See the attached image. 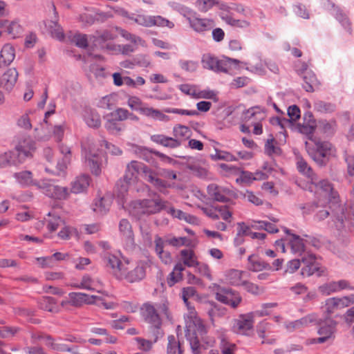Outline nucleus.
<instances>
[{
  "label": "nucleus",
  "mask_w": 354,
  "mask_h": 354,
  "mask_svg": "<svg viewBox=\"0 0 354 354\" xmlns=\"http://www.w3.org/2000/svg\"><path fill=\"white\" fill-rule=\"evenodd\" d=\"M185 333L193 354H201L202 349L206 350L214 344V339L203 338L207 329L202 320L198 317L187 321Z\"/></svg>",
  "instance_id": "1"
},
{
  "label": "nucleus",
  "mask_w": 354,
  "mask_h": 354,
  "mask_svg": "<svg viewBox=\"0 0 354 354\" xmlns=\"http://www.w3.org/2000/svg\"><path fill=\"white\" fill-rule=\"evenodd\" d=\"M314 142L315 147L309 148L308 153L319 167H325L331 158H336L337 150L330 142L315 139Z\"/></svg>",
  "instance_id": "2"
},
{
  "label": "nucleus",
  "mask_w": 354,
  "mask_h": 354,
  "mask_svg": "<svg viewBox=\"0 0 354 354\" xmlns=\"http://www.w3.org/2000/svg\"><path fill=\"white\" fill-rule=\"evenodd\" d=\"M180 255L182 257L183 263H177L174 266L173 271L167 277V284L170 287L183 279L182 272L185 270V266L191 268L199 265V262L197 261L193 250L187 249L182 250L180 251Z\"/></svg>",
  "instance_id": "3"
},
{
  "label": "nucleus",
  "mask_w": 354,
  "mask_h": 354,
  "mask_svg": "<svg viewBox=\"0 0 354 354\" xmlns=\"http://www.w3.org/2000/svg\"><path fill=\"white\" fill-rule=\"evenodd\" d=\"M241 62L239 59L230 58L224 56L222 59H218L216 57L212 56L209 54L204 55L202 58L203 66L216 72H223L228 73L231 69L232 64H234V68H236Z\"/></svg>",
  "instance_id": "4"
},
{
  "label": "nucleus",
  "mask_w": 354,
  "mask_h": 354,
  "mask_svg": "<svg viewBox=\"0 0 354 354\" xmlns=\"http://www.w3.org/2000/svg\"><path fill=\"white\" fill-rule=\"evenodd\" d=\"M216 288L215 298L219 302L228 305L233 308H236L242 301L239 293L230 288H226L215 284Z\"/></svg>",
  "instance_id": "5"
},
{
  "label": "nucleus",
  "mask_w": 354,
  "mask_h": 354,
  "mask_svg": "<svg viewBox=\"0 0 354 354\" xmlns=\"http://www.w3.org/2000/svg\"><path fill=\"white\" fill-rule=\"evenodd\" d=\"M167 201H163L159 197L153 199H143L137 202L138 208L140 209V213L143 214H155L159 213L167 207Z\"/></svg>",
  "instance_id": "6"
},
{
  "label": "nucleus",
  "mask_w": 354,
  "mask_h": 354,
  "mask_svg": "<svg viewBox=\"0 0 354 354\" xmlns=\"http://www.w3.org/2000/svg\"><path fill=\"white\" fill-rule=\"evenodd\" d=\"M301 256V262L304 265L301 270L302 276L310 277L316 274L317 277H321L323 274L324 270L316 261V257L313 254L304 253Z\"/></svg>",
  "instance_id": "7"
},
{
  "label": "nucleus",
  "mask_w": 354,
  "mask_h": 354,
  "mask_svg": "<svg viewBox=\"0 0 354 354\" xmlns=\"http://www.w3.org/2000/svg\"><path fill=\"white\" fill-rule=\"evenodd\" d=\"M35 142L30 136H22L15 146L16 156L18 162H23L26 158L32 156V152L35 149Z\"/></svg>",
  "instance_id": "8"
},
{
  "label": "nucleus",
  "mask_w": 354,
  "mask_h": 354,
  "mask_svg": "<svg viewBox=\"0 0 354 354\" xmlns=\"http://www.w3.org/2000/svg\"><path fill=\"white\" fill-rule=\"evenodd\" d=\"M254 317L252 313L241 315L234 319L232 330L240 335L250 336L253 332Z\"/></svg>",
  "instance_id": "9"
},
{
  "label": "nucleus",
  "mask_w": 354,
  "mask_h": 354,
  "mask_svg": "<svg viewBox=\"0 0 354 354\" xmlns=\"http://www.w3.org/2000/svg\"><path fill=\"white\" fill-rule=\"evenodd\" d=\"M147 263L143 261L137 263L136 266L127 271V268H124L122 272V279L127 280L129 283H136L142 281L146 276V269Z\"/></svg>",
  "instance_id": "10"
},
{
  "label": "nucleus",
  "mask_w": 354,
  "mask_h": 354,
  "mask_svg": "<svg viewBox=\"0 0 354 354\" xmlns=\"http://www.w3.org/2000/svg\"><path fill=\"white\" fill-rule=\"evenodd\" d=\"M140 314L144 320L151 325H162V319L154 305L150 302L142 304Z\"/></svg>",
  "instance_id": "11"
},
{
  "label": "nucleus",
  "mask_w": 354,
  "mask_h": 354,
  "mask_svg": "<svg viewBox=\"0 0 354 354\" xmlns=\"http://www.w3.org/2000/svg\"><path fill=\"white\" fill-rule=\"evenodd\" d=\"M104 261L109 271L118 280H122V272L125 266L116 256L111 254H106Z\"/></svg>",
  "instance_id": "12"
},
{
  "label": "nucleus",
  "mask_w": 354,
  "mask_h": 354,
  "mask_svg": "<svg viewBox=\"0 0 354 354\" xmlns=\"http://www.w3.org/2000/svg\"><path fill=\"white\" fill-rule=\"evenodd\" d=\"M316 324L319 326L317 333L319 335H325L330 339L335 337L337 324L335 320L330 317H326L324 319H317Z\"/></svg>",
  "instance_id": "13"
},
{
  "label": "nucleus",
  "mask_w": 354,
  "mask_h": 354,
  "mask_svg": "<svg viewBox=\"0 0 354 354\" xmlns=\"http://www.w3.org/2000/svg\"><path fill=\"white\" fill-rule=\"evenodd\" d=\"M149 169V167L142 162L136 160H132L127 166L124 177L133 183L138 178V175L142 173L144 178H145V171Z\"/></svg>",
  "instance_id": "14"
},
{
  "label": "nucleus",
  "mask_w": 354,
  "mask_h": 354,
  "mask_svg": "<svg viewBox=\"0 0 354 354\" xmlns=\"http://www.w3.org/2000/svg\"><path fill=\"white\" fill-rule=\"evenodd\" d=\"M104 154L102 151L93 152L90 151L86 153V162L93 174L99 176L101 174V166Z\"/></svg>",
  "instance_id": "15"
},
{
  "label": "nucleus",
  "mask_w": 354,
  "mask_h": 354,
  "mask_svg": "<svg viewBox=\"0 0 354 354\" xmlns=\"http://www.w3.org/2000/svg\"><path fill=\"white\" fill-rule=\"evenodd\" d=\"M55 19L52 20H46L44 21L45 27L51 35L52 37L55 38L59 41L64 39V34L61 26L58 24V13L56 10L55 6L52 4Z\"/></svg>",
  "instance_id": "16"
},
{
  "label": "nucleus",
  "mask_w": 354,
  "mask_h": 354,
  "mask_svg": "<svg viewBox=\"0 0 354 354\" xmlns=\"http://www.w3.org/2000/svg\"><path fill=\"white\" fill-rule=\"evenodd\" d=\"M212 106V103L207 101H201L196 104L197 110H185L176 108H165L163 111L167 113H176L189 116L198 115L199 111L207 112Z\"/></svg>",
  "instance_id": "17"
},
{
  "label": "nucleus",
  "mask_w": 354,
  "mask_h": 354,
  "mask_svg": "<svg viewBox=\"0 0 354 354\" xmlns=\"http://www.w3.org/2000/svg\"><path fill=\"white\" fill-rule=\"evenodd\" d=\"M19 73L15 68H8L0 77V86L10 92L18 80Z\"/></svg>",
  "instance_id": "18"
},
{
  "label": "nucleus",
  "mask_w": 354,
  "mask_h": 354,
  "mask_svg": "<svg viewBox=\"0 0 354 354\" xmlns=\"http://www.w3.org/2000/svg\"><path fill=\"white\" fill-rule=\"evenodd\" d=\"M187 21L193 30L198 33L210 30L214 26L212 20L196 17H187Z\"/></svg>",
  "instance_id": "19"
},
{
  "label": "nucleus",
  "mask_w": 354,
  "mask_h": 354,
  "mask_svg": "<svg viewBox=\"0 0 354 354\" xmlns=\"http://www.w3.org/2000/svg\"><path fill=\"white\" fill-rule=\"evenodd\" d=\"M119 230L122 235L126 239L127 245L130 248H133L136 245L134 234L130 222L122 218L119 223Z\"/></svg>",
  "instance_id": "20"
},
{
  "label": "nucleus",
  "mask_w": 354,
  "mask_h": 354,
  "mask_svg": "<svg viewBox=\"0 0 354 354\" xmlns=\"http://www.w3.org/2000/svg\"><path fill=\"white\" fill-rule=\"evenodd\" d=\"M151 140L165 147L175 149L181 145V140L163 134H155L151 136Z\"/></svg>",
  "instance_id": "21"
},
{
  "label": "nucleus",
  "mask_w": 354,
  "mask_h": 354,
  "mask_svg": "<svg viewBox=\"0 0 354 354\" xmlns=\"http://www.w3.org/2000/svg\"><path fill=\"white\" fill-rule=\"evenodd\" d=\"M205 306V309L212 323L215 318L224 316L227 312L226 308L214 301H207Z\"/></svg>",
  "instance_id": "22"
},
{
  "label": "nucleus",
  "mask_w": 354,
  "mask_h": 354,
  "mask_svg": "<svg viewBox=\"0 0 354 354\" xmlns=\"http://www.w3.org/2000/svg\"><path fill=\"white\" fill-rule=\"evenodd\" d=\"M15 50L9 44H5L0 52V68L9 66L15 59Z\"/></svg>",
  "instance_id": "23"
},
{
  "label": "nucleus",
  "mask_w": 354,
  "mask_h": 354,
  "mask_svg": "<svg viewBox=\"0 0 354 354\" xmlns=\"http://www.w3.org/2000/svg\"><path fill=\"white\" fill-rule=\"evenodd\" d=\"M113 39V34L109 30H104L102 32L97 31L95 35L89 37L90 42L96 48H104L105 47L104 43L106 41Z\"/></svg>",
  "instance_id": "24"
},
{
  "label": "nucleus",
  "mask_w": 354,
  "mask_h": 354,
  "mask_svg": "<svg viewBox=\"0 0 354 354\" xmlns=\"http://www.w3.org/2000/svg\"><path fill=\"white\" fill-rule=\"evenodd\" d=\"M13 176L22 187L35 186L37 187L38 186L37 184H39V182L33 180L32 174L30 171L26 170L16 172L14 174Z\"/></svg>",
  "instance_id": "25"
},
{
  "label": "nucleus",
  "mask_w": 354,
  "mask_h": 354,
  "mask_svg": "<svg viewBox=\"0 0 354 354\" xmlns=\"http://www.w3.org/2000/svg\"><path fill=\"white\" fill-rule=\"evenodd\" d=\"M155 251L158 254V257L162 260L163 263L167 264L171 261V256L169 252L164 251L165 241H164L158 235L155 237Z\"/></svg>",
  "instance_id": "26"
},
{
  "label": "nucleus",
  "mask_w": 354,
  "mask_h": 354,
  "mask_svg": "<svg viewBox=\"0 0 354 354\" xmlns=\"http://www.w3.org/2000/svg\"><path fill=\"white\" fill-rule=\"evenodd\" d=\"M88 186L89 176L88 175L80 176L71 183V192L73 194L82 193L87 189Z\"/></svg>",
  "instance_id": "27"
},
{
  "label": "nucleus",
  "mask_w": 354,
  "mask_h": 354,
  "mask_svg": "<svg viewBox=\"0 0 354 354\" xmlns=\"http://www.w3.org/2000/svg\"><path fill=\"white\" fill-rule=\"evenodd\" d=\"M182 158L187 160L185 167L192 171L195 176L198 177L206 176L207 171L200 166L194 157L183 156Z\"/></svg>",
  "instance_id": "28"
},
{
  "label": "nucleus",
  "mask_w": 354,
  "mask_h": 354,
  "mask_svg": "<svg viewBox=\"0 0 354 354\" xmlns=\"http://www.w3.org/2000/svg\"><path fill=\"white\" fill-rule=\"evenodd\" d=\"M39 307L44 310L53 313H57L59 308L57 304V300L52 297H43L38 301Z\"/></svg>",
  "instance_id": "29"
},
{
  "label": "nucleus",
  "mask_w": 354,
  "mask_h": 354,
  "mask_svg": "<svg viewBox=\"0 0 354 354\" xmlns=\"http://www.w3.org/2000/svg\"><path fill=\"white\" fill-rule=\"evenodd\" d=\"M208 195L212 198V199L214 201H218L221 203H229L231 202V200L225 196L221 191L220 187H218L216 184H210L207 186V188Z\"/></svg>",
  "instance_id": "30"
},
{
  "label": "nucleus",
  "mask_w": 354,
  "mask_h": 354,
  "mask_svg": "<svg viewBox=\"0 0 354 354\" xmlns=\"http://www.w3.org/2000/svg\"><path fill=\"white\" fill-rule=\"evenodd\" d=\"M331 8L333 9L335 19L342 24V26L351 34V23L347 16L342 12V10L333 2H329Z\"/></svg>",
  "instance_id": "31"
},
{
  "label": "nucleus",
  "mask_w": 354,
  "mask_h": 354,
  "mask_svg": "<svg viewBox=\"0 0 354 354\" xmlns=\"http://www.w3.org/2000/svg\"><path fill=\"white\" fill-rule=\"evenodd\" d=\"M84 119L86 124L91 128H98L101 125L100 116L94 109H86Z\"/></svg>",
  "instance_id": "32"
},
{
  "label": "nucleus",
  "mask_w": 354,
  "mask_h": 354,
  "mask_svg": "<svg viewBox=\"0 0 354 354\" xmlns=\"http://www.w3.org/2000/svg\"><path fill=\"white\" fill-rule=\"evenodd\" d=\"M254 254L248 257V269L253 272H259L263 270H272V266L262 259H254Z\"/></svg>",
  "instance_id": "33"
},
{
  "label": "nucleus",
  "mask_w": 354,
  "mask_h": 354,
  "mask_svg": "<svg viewBox=\"0 0 354 354\" xmlns=\"http://www.w3.org/2000/svg\"><path fill=\"white\" fill-rule=\"evenodd\" d=\"M137 153L140 158H142L148 162H149L152 159V154H155L162 159H167L169 160H171V158L167 156L165 154L152 149H148L147 147H139L137 151Z\"/></svg>",
  "instance_id": "34"
},
{
  "label": "nucleus",
  "mask_w": 354,
  "mask_h": 354,
  "mask_svg": "<svg viewBox=\"0 0 354 354\" xmlns=\"http://www.w3.org/2000/svg\"><path fill=\"white\" fill-rule=\"evenodd\" d=\"M68 37L71 43L75 44L76 46L81 48H86L88 46V39L86 35L79 32H70Z\"/></svg>",
  "instance_id": "35"
},
{
  "label": "nucleus",
  "mask_w": 354,
  "mask_h": 354,
  "mask_svg": "<svg viewBox=\"0 0 354 354\" xmlns=\"http://www.w3.org/2000/svg\"><path fill=\"white\" fill-rule=\"evenodd\" d=\"M141 114L150 117L153 119L159 120L160 121H168L169 117L162 112L152 107L145 106L144 104L139 111Z\"/></svg>",
  "instance_id": "36"
},
{
  "label": "nucleus",
  "mask_w": 354,
  "mask_h": 354,
  "mask_svg": "<svg viewBox=\"0 0 354 354\" xmlns=\"http://www.w3.org/2000/svg\"><path fill=\"white\" fill-rule=\"evenodd\" d=\"M158 176H159L158 173L149 168V170L145 171V179L158 189L166 188L168 186L167 183L158 178Z\"/></svg>",
  "instance_id": "37"
},
{
  "label": "nucleus",
  "mask_w": 354,
  "mask_h": 354,
  "mask_svg": "<svg viewBox=\"0 0 354 354\" xmlns=\"http://www.w3.org/2000/svg\"><path fill=\"white\" fill-rule=\"evenodd\" d=\"M302 79L304 81L302 87L305 91L310 93L313 92L315 87L318 84V81L315 73L312 71L306 72L302 75Z\"/></svg>",
  "instance_id": "38"
},
{
  "label": "nucleus",
  "mask_w": 354,
  "mask_h": 354,
  "mask_svg": "<svg viewBox=\"0 0 354 354\" xmlns=\"http://www.w3.org/2000/svg\"><path fill=\"white\" fill-rule=\"evenodd\" d=\"M277 142L275 140L274 138L272 136V134H270V138H268L265 143V147H264L265 153L269 156H272L274 155H275V156L281 155L282 150L279 146H277Z\"/></svg>",
  "instance_id": "39"
},
{
  "label": "nucleus",
  "mask_w": 354,
  "mask_h": 354,
  "mask_svg": "<svg viewBox=\"0 0 354 354\" xmlns=\"http://www.w3.org/2000/svg\"><path fill=\"white\" fill-rule=\"evenodd\" d=\"M297 168L299 173L308 178H310L311 180H315V174L313 169L302 157L297 158Z\"/></svg>",
  "instance_id": "40"
},
{
  "label": "nucleus",
  "mask_w": 354,
  "mask_h": 354,
  "mask_svg": "<svg viewBox=\"0 0 354 354\" xmlns=\"http://www.w3.org/2000/svg\"><path fill=\"white\" fill-rule=\"evenodd\" d=\"M126 17L129 19L130 20L134 21L138 25L145 26V27H151L152 26V19L151 16L145 15H135V14H128L127 12L124 15Z\"/></svg>",
  "instance_id": "41"
},
{
  "label": "nucleus",
  "mask_w": 354,
  "mask_h": 354,
  "mask_svg": "<svg viewBox=\"0 0 354 354\" xmlns=\"http://www.w3.org/2000/svg\"><path fill=\"white\" fill-rule=\"evenodd\" d=\"M192 132L189 128L187 126L178 124L173 128V135L174 138L180 140L188 139L191 136Z\"/></svg>",
  "instance_id": "42"
},
{
  "label": "nucleus",
  "mask_w": 354,
  "mask_h": 354,
  "mask_svg": "<svg viewBox=\"0 0 354 354\" xmlns=\"http://www.w3.org/2000/svg\"><path fill=\"white\" fill-rule=\"evenodd\" d=\"M177 351L178 354H183L184 353L180 340L177 341L174 335H169L167 348V354H176Z\"/></svg>",
  "instance_id": "43"
},
{
  "label": "nucleus",
  "mask_w": 354,
  "mask_h": 354,
  "mask_svg": "<svg viewBox=\"0 0 354 354\" xmlns=\"http://www.w3.org/2000/svg\"><path fill=\"white\" fill-rule=\"evenodd\" d=\"M18 158L14 151L5 152L0 155V167H4L8 165H16L19 164Z\"/></svg>",
  "instance_id": "44"
},
{
  "label": "nucleus",
  "mask_w": 354,
  "mask_h": 354,
  "mask_svg": "<svg viewBox=\"0 0 354 354\" xmlns=\"http://www.w3.org/2000/svg\"><path fill=\"white\" fill-rule=\"evenodd\" d=\"M317 315L315 313L309 314L299 319H297L290 324V326L294 328H299L302 326H306L310 323H317Z\"/></svg>",
  "instance_id": "45"
},
{
  "label": "nucleus",
  "mask_w": 354,
  "mask_h": 354,
  "mask_svg": "<svg viewBox=\"0 0 354 354\" xmlns=\"http://www.w3.org/2000/svg\"><path fill=\"white\" fill-rule=\"evenodd\" d=\"M335 105L330 102L322 100H317L314 102V109L322 113H330L335 111Z\"/></svg>",
  "instance_id": "46"
},
{
  "label": "nucleus",
  "mask_w": 354,
  "mask_h": 354,
  "mask_svg": "<svg viewBox=\"0 0 354 354\" xmlns=\"http://www.w3.org/2000/svg\"><path fill=\"white\" fill-rule=\"evenodd\" d=\"M289 243L293 252L301 253L304 251V240L299 235L292 234Z\"/></svg>",
  "instance_id": "47"
},
{
  "label": "nucleus",
  "mask_w": 354,
  "mask_h": 354,
  "mask_svg": "<svg viewBox=\"0 0 354 354\" xmlns=\"http://www.w3.org/2000/svg\"><path fill=\"white\" fill-rule=\"evenodd\" d=\"M215 154L210 155V158L213 160H223L225 161H235L237 160L236 158L230 152L222 151L216 148L215 149Z\"/></svg>",
  "instance_id": "48"
},
{
  "label": "nucleus",
  "mask_w": 354,
  "mask_h": 354,
  "mask_svg": "<svg viewBox=\"0 0 354 354\" xmlns=\"http://www.w3.org/2000/svg\"><path fill=\"white\" fill-rule=\"evenodd\" d=\"M132 183H133V182L130 181V180L128 179L126 180L124 176L123 178L118 180L115 185V189L118 192V196L123 197L128 192L129 185Z\"/></svg>",
  "instance_id": "49"
},
{
  "label": "nucleus",
  "mask_w": 354,
  "mask_h": 354,
  "mask_svg": "<svg viewBox=\"0 0 354 354\" xmlns=\"http://www.w3.org/2000/svg\"><path fill=\"white\" fill-rule=\"evenodd\" d=\"M69 304L73 306H81L84 304V297H86V294L83 292H70L68 294Z\"/></svg>",
  "instance_id": "50"
},
{
  "label": "nucleus",
  "mask_w": 354,
  "mask_h": 354,
  "mask_svg": "<svg viewBox=\"0 0 354 354\" xmlns=\"http://www.w3.org/2000/svg\"><path fill=\"white\" fill-rule=\"evenodd\" d=\"M37 188L42 189L43 192L50 198L53 197V194L56 188L55 185L51 183L49 180H42L37 184Z\"/></svg>",
  "instance_id": "51"
},
{
  "label": "nucleus",
  "mask_w": 354,
  "mask_h": 354,
  "mask_svg": "<svg viewBox=\"0 0 354 354\" xmlns=\"http://www.w3.org/2000/svg\"><path fill=\"white\" fill-rule=\"evenodd\" d=\"M104 126L106 130L111 134H117L122 130L121 124L113 118L107 120Z\"/></svg>",
  "instance_id": "52"
},
{
  "label": "nucleus",
  "mask_w": 354,
  "mask_h": 354,
  "mask_svg": "<svg viewBox=\"0 0 354 354\" xmlns=\"http://www.w3.org/2000/svg\"><path fill=\"white\" fill-rule=\"evenodd\" d=\"M151 19L152 26H157L160 27H168L170 29L174 26V24L172 21H170L161 16H151Z\"/></svg>",
  "instance_id": "53"
},
{
  "label": "nucleus",
  "mask_w": 354,
  "mask_h": 354,
  "mask_svg": "<svg viewBox=\"0 0 354 354\" xmlns=\"http://www.w3.org/2000/svg\"><path fill=\"white\" fill-rule=\"evenodd\" d=\"M6 32L15 38L22 32V28L17 21H12L7 24Z\"/></svg>",
  "instance_id": "54"
},
{
  "label": "nucleus",
  "mask_w": 354,
  "mask_h": 354,
  "mask_svg": "<svg viewBox=\"0 0 354 354\" xmlns=\"http://www.w3.org/2000/svg\"><path fill=\"white\" fill-rule=\"evenodd\" d=\"M242 272L237 270H231L229 271L227 277L230 284L233 286H241Z\"/></svg>",
  "instance_id": "55"
},
{
  "label": "nucleus",
  "mask_w": 354,
  "mask_h": 354,
  "mask_svg": "<svg viewBox=\"0 0 354 354\" xmlns=\"http://www.w3.org/2000/svg\"><path fill=\"white\" fill-rule=\"evenodd\" d=\"M337 309H339L336 297L328 298L325 302L326 317H330V315Z\"/></svg>",
  "instance_id": "56"
},
{
  "label": "nucleus",
  "mask_w": 354,
  "mask_h": 354,
  "mask_svg": "<svg viewBox=\"0 0 354 354\" xmlns=\"http://www.w3.org/2000/svg\"><path fill=\"white\" fill-rule=\"evenodd\" d=\"M223 19L225 20V21L233 26V27H237V28H247L249 26V23L245 20H240V19H235L232 18L231 16L226 15L225 17H223Z\"/></svg>",
  "instance_id": "57"
},
{
  "label": "nucleus",
  "mask_w": 354,
  "mask_h": 354,
  "mask_svg": "<svg viewBox=\"0 0 354 354\" xmlns=\"http://www.w3.org/2000/svg\"><path fill=\"white\" fill-rule=\"evenodd\" d=\"M69 193V190L66 187L57 185L52 198L57 200H65L68 197Z\"/></svg>",
  "instance_id": "58"
},
{
  "label": "nucleus",
  "mask_w": 354,
  "mask_h": 354,
  "mask_svg": "<svg viewBox=\"0 0 354 354\" xmlns=\"http://www.w3.org/2000/svg\"><path fill=\"white\" fill-rule=\"evenodd\" d=\"M319 187L332 198H335L337 192L334 191L333 185L328 180H322L318 183Z\"/></svg>",
  "instance_id": "59"
},
{
  "label": "nucleus",
  "mask_w": 354,
  "mask_h": 354,
  "mask_svg": "<svg viewBox=\"0 0 354 354\" xmlns=\"http://www.w3.org/2000/svg\"><path fill=\"white\" fill-rule=\"evenodd\" d=\"M133 64L140 67L147 68L150 66L151 60L148 55H138L133 59Z\"/></svg>",
  "instance_id": "60"
},
{
  "label": "nucleus",
  "mask_w": 354,
  "mask_h": 354,
  "mask_svg": "<svg viewBox=\"0 0 354 354\" xmlns=\"http://www.w3.org/2000/svg\"><path fill=\"white\" fill-rule=\"evenodd\" d=\"M104 198L95 203L93 211L100 214H105L109 211V204L106 203Z\"/></svg>",
  "instance_id": "61"
},
{
  "label": "nucleus",
  "mask_w": 354,
  "mask_h": 354,
  "mask_svg": "<svg viewBox=\"0 0 354 354\" xmlns=\"http://www.w3.org/2000/svg\"><path fill=\"white\" fill-rule=\"evenodd\" d=\"M179 64L183 70L187 72H194L198 67L197 62L191 60H180Z\"/></svg>",
  "instance_id": "62"
},
{
  "label": "nucleus",
  "mask_w": 354,
  "mask_h": 354,
  "mask_svg": "<svg viewBox=\"0 0 354 354\" xmlns=\"http://www.w3.org/2000/svg\"><path fill=\"white\" fill-rule=\"evenodd\" d=\"M101 142V147L104 146L106 149L107 152L111 155L119 156L122 154V150L120 148L112 145L111 143H109L108 141L102 140Z\"/></svg>",
  "instance_id": "63"
},
{
  "label": "nucleus",
  "mask_w": 354,
  "mask_h": 354,
  "mask_svg": "<svg viewBox=\"0 0 354 354\" xmlns=\"http://www.w3.org/2000/svg\"><path fill=\"white\" fill-rule=\"evenodd\" d=\"M288 115L294 122L299 120L301 117L299 106L295 104L290 106L288 109Z\"/></svg>",
  "instance_id": "64"
}]
</instances>
